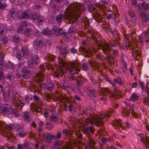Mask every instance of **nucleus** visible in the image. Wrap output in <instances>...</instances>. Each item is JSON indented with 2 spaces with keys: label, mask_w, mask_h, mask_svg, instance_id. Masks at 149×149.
I'll list each match as a JSON object with an SVG mask.
<instances>
[{
  "label": "nucleus",
  "mask_w": 149,
  "mask_h": 149,
  "mask_svg": "<svg viewBox=\"0 0 149 149\" xmlns=\"http://www.w3.org/2000/svg\"><path fill=\"white\" fill-rule=\"evenodd\" d=\"M31 54L32 58L28 62L29 67L22 68L21 72L24 77L26 79L28 78L29 74L34 73L36 80L38 82H40L44 80V75L43 72L45 69L42 65H40L38 67L39 60L37 52H35L33 54V51H32Z\"/></svg>",
  "instance_id": "obj_1"
},
{
  "label": "nucleus",
  "mask_w": 149,
  "mask_h": 149,
  "mask_svg": "<svg viewBox=\"0 0 149 149\" xmlns=\"http://www.w3.org/2000/svg\"><path fill=\"white\" fill-rule=\"evenodd\" d=\"M66 9L69 11L70 15L75 21H77L79 18L81 19L80 15L82 12L86 9L84 6L80 3L77 2L72 3L68 6Z\"/></svg>",
  "instance_id": "obj_2"
},
{
  "label": "nucleus",
  "mask_w": 149,
  "mask_h": 149,
  "mask_svg": "<svg viewBox=\"0 0 149 149\" xmlns=\"http://www.w3.org/2000/svg\"><path fill=\"white\" fill-rule=\"evenodd\" d=\"M86 122L88 126L83 127L82 131L84 134L88 137L90 136L91 134H94L95 129L93 126L94 123L89 117L86 118Z\"/></svg>",
  "instance_id": "obj_3"
},
{
  "label": "nucleus",
  "mask_w": 149,
  "mask_h": 149,
  "mask_svg": "<svg viewBox=\"0 0 149 149\" xmlns=\"http://www.w3.org/2000/svg\"><path fill=\"white\" fill-rule=\"evenodd\" d=\"M100 96L98 97L99 100L102 101L105 104H107V95L108 94L109 97H114L116 96V95L112 91L109 89L106 88H101V90H99Z\"/></svg>",
  "instance_id": "obj_4"
},
{
  "label": "nucleus",
  "mask_w": 149,
  "mask_h": 149,
  "mask_svg": "<svg viewBox=\"0 0 149 149\" xmlns=\"http://www.w3.org/2000/svg\"><path fill=\"white\" fill-rule=\"evenodd\" d=\"M5 128L10 130L15 129L18 132L24 129L23 126L20 124L6 125L3 122L0 121V130L3 131Z\"/></svg>",
  "instance_id": "obj_5"
},
{
  "label": "nucleus",
  "mask_w": 149,
  "mask_h": 149,
  "mask_svg": "<svg viewBox=\"0 0 149 149\" xmlns=\"http://www.w3.org/2000/svg\"><path fill=\"white\" fill-rule=\"evenodd\" d=\"M102 49L104 53L107 55V60L110 64H112L113 63V58L111 55L109 54L111 52V48L108 44L104 43L101 46Z\"/></svg>",
  "instance_id": "obj_6"
},
{
  "label": "nucleus",
  "mask_w": 149,
  "mask_h": 149,
  "mask_svg": "<svg viewBox=\"0 0 149 149\" xmlns=\"http://www.w3.org/2000/svg\"><path fill=\"white\" fill-rule=\"evenodd\" d=\"M12 108L10 105L7 104H4L1 105L0 112L3 114L9 115L12 113Z\"/></svg>",
  "instance_id": "obj_7"
},
{
  "label": "nucleus",
  "mask_w": 149,
  "mask_h": 149,
  "mask_svg": "<svg viewBox=\"0 0 149 149\" xmlns=\"http://www.w3.org/2000/svg\"><path fill=\"white\" fill-rule=\"evenodd\" d=\"M109 115L108 114L105 115L101 114L96 119V125L98 127H100L101 126H102L104 120H107L108 119Z\"/></svg>",
  "instance_id": "obj_8"
},
{
  "label": "nucleus",
  "mask_w": 149,
  "mask_h": 149,
  "mask_svg": "<svg viewBox=\"0 0 149 149\" xmlns=\"http://www.w3.org/2000/svg\"><path fill=\"white\" fill-rule=\"evenodd\" d=\"M33 46L37 48H42L45 45L44 39L37 38L33 42Z\"/></svg>",
  "instance_id": "obj_9"
},
{
  "label": "nucleus",
  "mask_w": 149,
  "mask_h": 149,
  "mask_svg": "<svg viewBox=\"0 0 149 149\" xmlns=\"http://www.w3.org/2000/svg\"><path fill=\"white\" fill-rule=\"evenodd\" d=\"M89 80L93 84L96 88H99V90H101V88H103L101 86V79H96L95 77L93 76L89 77Z\"/></svg>",
  "instance_id": "obj_10"
},
{
  "label": "nucleus",
  "mask_w": 149,
  "mask_h": 149,
  "mask_svg": "<svg viewBox=\"0 0 149 149\" xmlns=\"http://www.w3.org/2000/svg\"><path fill=\"white\" fill-rule=\"evenodd\" d=\"M73 79L76 81L77 84V86L79 87L83 86L84 81H88V80L83 77L81 75H79L78 74H77V76H75V77H74Z\"/></svg>",
  "instance_id": "obj_11"
},
{
  "label": "nucleus",
  "mask_w": 149,
  "mask_h": 149,
  "mask_svg": "<svg viewBox=\"0 0 149 149\" xmlns=\"http://www.w3.org/2000/svg\"><path fill=\"white\" fill-rule=\"evenodd\" d=\"M52 31L56 36L59 35L63 37L66 36V33L64 32L61 28H58L56 26H54L52 28Z\"/></svg>",
  "instance_id": "obj_12"
},
{
  "label": "nucleus",
  "mask_w": 149,
  "mask_h": 149,
  "mask_svg": "<svg viewBox=\"0 0 149 149\" xmlns=\"http://www.w3.org/2000/svg\"><path fill=\"white\" fill-rule=\"evenodd\" d=\"M57 60L59 64L61 71L63 72H65L67 70V67L66 66V63L65 61L61 58H58Z\"/></svg>",
  "instance_id": "obj_13"
},
{
  "label": "nucleus",
  "mask_w": 149,
  "mask_h": 149,
  "mask_svg": "<svg viewBox=\"0 0 149 149\" xmlns=\"http://www.w3.org/2000/svg\"><path fill=\"white\" fill-rule=\"evenodd\" d=\"M112 124L114 128L120 131H121L124 129V128L123 127L121 123L118 120L113 122Z\"/></svg>",
  "instance_id": "obj_14"
},
{
  "label": "nucleus",
  "mask_w": 149,
  "mask_h": 149,
  "mask_svg": "<svg viewBox=\"0 0 149 149\" xmlns=\"http://www.w3.org/2000/svg\"><path fill=\"white\" fill-rule=\"evenodd\" d=\"M87 92L88 96L92 99H94L96 97L97 93L95 89H88Z\"/></svg>",
  "instance_id": "obj_15"
},
{
  "label": "nucleus",
  "mask_w": 149,
  "mask_h": 149,
  "mask_svg": "<svg viewBox=\"0 0 149 149\" xmlns=\"http://www.w3.org/2000/svg\"><path fill=\"white\" fill-rule=\"evenodd\" d=\"M13 100L14 104L15 105L19 108L21 110L24 105V103L21 100H18L14 96H13Z\"/></svg>",
  "instance_id": "obj_16"
},
{
  "label": "nucleus",
  "mask_w": 149,
  "mask_h": 149,
  "mask_svg": "<svg viewBox=\"0 0 149 149\" xmlns=\"http://www.w3.org/2000/svg\"><path fill=\"white\" fill-rule=\"evenodd\" d=\"M140 96L139 93L134 92L131 94L129 100L132 102H136L140 99Z\"/></svg>",
  "instance_id": "obj_17"
},
{
  "label": "nucleus",
  "mask_w": 149,
  "mask_h": 149,
  "mask_svg": "<svg viewBox=\"0 0 149 149\" xmlns=\"http://www.w3.org/2000/svg\"><path fill=\"white\" fill-rule=\"evenodd\" d=\"M31 13L29 10L23 11L20 14L19 17L21 18L29 19L31 17Z\"/></svg>",
  "instance_id": "obj_18"
},
{
  "label": "nucleus",
  "mask_w": 149,
  "mask_h": 149,
  "mask_svg": "<svg viewBox=\"0 0 149 149\" xmlns=\"http://www.w3.org/2000/svg\"><path fill=\"white\" fill-rule=\"evenodd\" d=\"M59 54L63 58H65L67 55L66 47L65 46L60 45L59 47Z\"/></svg>",
  "instance_id": "obj_19"
},
{
  "label": "nucleus",
  "mask_w": 149,
  "mask_h": 149,
  "mask_svg": "<svg viewBox=\"0 0 149 149\" xmlns=\"http://www.w3.org/2000/svg\"><path fill=\"white\" fill-rule=\"evenodd\" d=\"M27 25L26 22L25 21L22 22L17 28V33L18 34L22 33L23 32V29L27 27Z\"/></svg>",
  "instance_id": "obj_20"
},
{
  "label": "nucleus",
  "mask_w": 149,
  "mask_h": 149,
  "mask_svg": "<svg viewBox=\"0 0 149 149\" xmlns=\"http://www.w3.org/2000/svg\"><path fill=\"white\" fill-rule=\"evenodd\" d=\"M109 0H102L100 3L97 5V7L103 11L106 9L105 5L108 4Z\"/></svg>",
  "instance_id": "obj_21"
},
{
  "label": "nucleus",
  "mask_w": 149,
  "mask_h": 149,
  "mask_svg": "<svg viewBox=\"0 0 149 149\" xmlns=\"http://www.w3.org/2000/svg\"><path fill=\"white\" fill-rule=\"evenodd\" d=\"M89 33L91 34V37L94 40L95 42L98 43L99 41H100L102 39L101 37L98 35H96L92 31H89Z\"/></svg>",
  "instance_id": "obj_22"
},
{
  "label": "nucleus",
  "mask_w": 149,
  "mask_h": 149,
  "mask_svg": "<svg viewBox=\"0 0 149 149\" xmlns=\"http://www.w3.org/2000/svg\"><path fill=\"white\" fill-rule=\"evenodd\" d=\"M68 71L70 74H77V72L80 71V69L75 66H72L69 68Z\"/></svg>",
  "instance_id": "obj_23"
},
{
  "label": "nucleus",
  "mask_w": 149,
  "mask_h": 149,
  "mask_svg": "<svg viewBox=\"0 0 149 149\" xmlns=\"http://www.w3.org/2000/svg\"><path fill=\"white\" fill-rule=\"evenodd\" d=\"M140 139L141 141L145 145L146 149H149V141L148 139L142 136H140Z\"/></svg>",
  "instance_id": "obj_24"
},
{
  "label": "nucleus",
  "mask_w": 149,
  "mask_h": 149,
  "mask_svg": "<svg viewBox=\"0 0 149 149\" xmlns=\"http://www.w3.org/2000/svg\"><path fill=\"white\" fill-rule=\"evenodd\" d=\"M53 32L48 28L43 29L42 33L43 35L49 36L52 35Z\"/></svg>",
  "instance_id": "obj_25"
},
{
  "label": "nucleus",
  "mask_w": 149,
  "mask_h": 149,
  "mask_svg": "<svg viewBox=\"0 0 149 149\" xmlns=\"http://www.w3.org/2000/svg\"><path fill=\"white\" fill-rule=\"evenodd\" d=\"M54 87V83L50 80H47L45 86V88L47 90L51 91L52 90Z\"/></svg>",
  "instance_id": "obj_26"
},
{
  "label": "nucleus",
  "mask_w": 149,
  "mask_h": 149,
  "mask_svg": "<svg viewBox=\"0 0 149 149\" xmlns=\"http://www.w3.org/2000/svg\"><path fill=\"white\" fill-rule=\"evenodd\" d=\"M26 56L22 51L19 50L17 52L16 57L19 60H22Z\"/></svg>",
  "instance_id": "obj_27"
},
{
  "label": "nucleus",
  "mask_w": 149,
  "mask_h": 149,
  "mask_svg": "<svg viewBox=\"0 0 149 149\" xmlns=\"http://www.w3.org/2000/svg\"><path fill=\"white\" fill-rule=\"evenodd\" d=\"M23 118L24 120L27 122H29L31 121V118L29 112L25 111L23 113Z\"/></svg>",
  "instance_id": "obj_28"
},
{
  "label": "nucleus",
  "mask_w": 149,
  "mask_h": 149,
  "mask_svg": "<svg viewBox=\"0 0 149 149\" xmlns=\"http://www.w3.org/2000/svg\"><path fill=\"white\" fill-rule=\"evenodd\" d=\"M129 17L130 20L133 23H134L136 19V16L135 13L133 12H129Z\"/></svg>",
  "instance_id": "obj_29"
},
{
  "label": "nucleus",
  "mask_w": 149,
  "mask_h": 149,
  "mask_svg": "<svg viewBox=\"0 0 149 149\" xmlns=\"http://www.w3.org/2000/svg\"><path fill=\"white\" fill-rule=\"evenodd\" d=\"M45 20L44 17L41 14H39L36 21L39 25H42Z\"/></svg>",
  "instance_id": "obj_30"
},
{
  "label": "nucleus",
  "mask_w": 149,
  "mask_h": 149,
  "mask_svg": "<svg viewBox=\"0 0 149 149\" xmlns=\"http://www.w3.org/2000/svg\"><path fill=\"white\" fill-rule=\"evenodd\" d=\"M93 18L96 21L98 22H101L102 20V18L101 15L97 13H94Z\"/></svg>",
  "instance_id": "obj_31"
},
{
  "label": "nucleus",
  "mask_w": 149,
  "mask_h": 149,
  "mask_svg": "<svg viewBox=\"0 0 149 149\" xmlns=\"http://www.w3.org/2000/svg\"><path fill=\"white\" fill-rule=\"evenodd\" d=\"M5 67L6 69L10 70L12 71L14 70L15 68L14 64L10 61L6 63Z\"/></svg>",
  "instance_id": "obj_32"
},
{
  "label": "nucleus",
  "mask_w": 149,
  "mask_h": 149,
  "mask_svg": "<svg viewBox=\"0 0 149 149\" xmlns=\"http://www.w3.org/2000/svg\"><path fill=\"white\" fill-rule=\"evenodd\" d=\"M6 78L7 79L11 81H14L15 79V76L10 73H6Z\"/></svg>",
  "instance_id": "obj_33"
},
{
  "label": "nucleus",
  "mask_w": 149,
  "mask_h": 149,
  "mask_svg": "<svg viewBox=\"0 0 149 149\" xmlns=\"http://www.w3.org/2000/svg\"><path fill=\"white\" fill-rule=\"evenodd\" d=\"M33 32L32 30L30 28L25 29L24 31V33L27 36H30L32 35Z\"/></svg>",
  "instance_id": "obj_34"
},
{
  "label": "nucleus",
  "mask_w": 149,
  "mask_h": 149,
  "mask_svg": "<svg viewBox=\"0 0 149 149\" xmlns=\"http://www.w3.org/2000/svg\"><path fill=\"white\" fill-rule=\"evenodd\" d=\"M64 18L63 15L62 14L59 13L56 17V21L58 23H61Z\"/></svg>",
  "instance_id": "obj_35"
},
{
  "label": "nucleus",
  "mask_w": 149,
  "mask_h": 149,
  "mask_svg": "<svg viewBox=\"0 0 149 149\" xmlns=\"http://www.w3.org/2000/svg\"><path fill=\"white\" fill-rule=\"evenodd\" d=\"M144 1H143V2L141 3V6L143 10L147 12L149 10V4L148 3H146Z\"/></svg>",
  "instance_id": "obj_36"
},
{
  "label": "nucleus",
  "mask_w": 149,
  "mask_h": 149,
  "mask_svg": "<svg viewBox=\"0 0 149 149\" xmlns=\"http://www.w3.org/2000/svg\"><path fill=\"white\" fill-rule=\"evenodd\" d=\"M142 94L143 96L146 95L147 94V96H149V85H148L145 88H142Z\"/></svg>",
  "instance_id": "obj_37"
},
{
  "label": "nucleus",
  "mask_w": 149,
  "mask_h": 149,
  "mask_svg": "<svg viewBox=\"0 0 149 149\" xmlns=\"http://www.w3.org/2000/svg\"><path fill=\"white\" fill-rule=\"evenodd\" d=\"M21 51H22L26 56L28 55L29 52V50L27 45H25L22 47V50Z\"/></svg>",
  "instance_id": "obj_38"
},
{
  "label": "nucleus",
  "mask_w": 149,
  "mask_h": 149,
  "mask_svg": "<svg viewBox=\"0 0 149 149\" xmlns=\"http://www.w3.org/2000/svg\"><path fill=\"white\" fill-rule=\"evenodd\" d=\"M104 80L107 81L111 84L114 88H116V85L113 83V82H112V80L109 77L107 76H105L104 77Z\"/></svg>",
  "instance_id": "obj_39"
},
{
  "label": "nucleus",
  "mask_w": 149,
  "mask_h": 149,
  "mask_svg": "<svg viewBox=\"0 0 149 149\" xmlns=\"http://www.w3.org/2000/svg\"><path fill=\"white\" fill-rule=\"evenodd\" d=\"M47 60L49 61L52 62L56 58V56L53 54H47Z\"/></svg>",
  "instance_id": "obj_40"
},
{
  "label": "nucleus",
  "mask_w": 149,
  "mask_h": 149,
  "mask_svg": "<svg viewBox=\"0 0 149 149\" xmlns=\"http://www.w3.org/2000/svg\"><path fill=\"white\" fill-rule=\"evenodd\" d=\"M32 99L30 95H28L22 98V100L26 104H28L30 100H31Z\"/></svg>",
  "instance_id": "obj_41"
},
{
  "label": "nucleus",
  "mask_w": 149,
  "mask_h": 149,
  "mask_svg": "<svg viewBox=\"0 0 149 149\" xmlns=\"http://www.w3.org/2000/svg\"><path fill=\"white\" fill-rule=\"evenodd\" d=\"M24 129L18 132L17 135L19 137L23 138L26 135V132L24 131Z\"/></svg>",
  "instance_id": "obj_42"
},
{
  "label": "nucleus",
  "mask_w": 149,
  "mask_h": 149,
  "mask_svg": "<svg viewBox=\"0 0 149 149\" xmlns=\"http://www.w3.org/2000/svg\"><path fill=\"white\" fill-rule=\"evenodd\" d=\"M88 145L89 146L91 147H93L94 146L95 143L93 141V139L92 138L90 137V136L88 137Z\"/></svg>",
  "instance_id": "obj_43"
},
{
  "label": "nucleus",
  "mask_w": 149,
  "mask_h": 149,
  "mask_svg": "<svg viewBox=\"0 0 149 149\" xmlns=\"http://www.w3.org/2000/svg\"><path fill=\"white\" fill-rule=\"evenodd\" d=\"M6 0H0V8L3 9L6 8L7 5L5 3Z\"/></svg>",
  "instance_id": "obj_44"
},
{
  "label": "nucleus",
  "mask_w": 149,
  "mask_h": 149,
  "mask_svg": "<svg viewBox=\"0 0 149 149\" xmlns=\"http://www.w3.org/2000/svg\"><path fill=\"white\" fill-rule=\"evenodd\" d=\"M81 68L84 71H86L89 69V65L88 63H83L81 65Z\"/></svg>",
  "instance_id": "obj_45"
},
{
  "label": "nucleus",
  "mask_w": 149,
  "mask_h": 149,
  "mask_svg": "<svg viewBox=\"0 0 149 149\" xmlns=\"http://www.w3.org/2000/svg\"><path fill=\"white\" fill-rule=\"evenodd\" d=\"M12 41L14 43H17L20 42V40L18 36H15L13 37Z\"/></svg>",
  "instance_id": "obj_46"
},
{
  "label": "nucleus",
  "mask_w": 149,
  "mask_h": 149,
  "mask_svg": "<svg viewBox=\"0 0 149 149\" xmlns=\"http://www.w3.org/2000/svg\"><path fill=\"white\" fill-rule=\"evenodd\" d=\"M12 113L16 117H17L20 115V113L19 112L18 110L16 109H12Z\"/></svg>",
  "instance_id": "obj_47"
},
{
  "label": "nucleus",
  "mask_w": 149,
  "mask_h": 149,
  "mask_svg": "<svg viewBox=\"0 0 149 149\" xmlns=\"http://www.w3.org/2000/svg\"><path fill=\"white\" fill-rule=\"evenodd\" d=\"M116 99H114L111 101V105L113 108L117 109L118 107V104L116 102Z\"/></svg>",
  "instance_id": "obj_48"
},
{
  "label": "nucleus",
  "mask_w": 149,
  "mask_h": 149,
  "mask_svg": "<svg viewBox=\"0 0 149 149\" xmlns=\"http://www.w3.org/2000/svg\"><path fill=\"white\" fill-rule=\"evenodd\" d=\"M5 55L3 53H0V67L2 66Z\"/></svg>",
  "instance_id": "obj_49"
},
{
  "label": "nucleus",
  "mask_w": 149,
  "mask_h": 149,
  "mask_svg": "<svg viewBox=\"0 0 149 149\" xmlns=\"http://www.w3.org/2000/svg\"><path fill=\"white\" fill-rule=\"evenodd\" d=\"M0 39L1 41L3 44H6L8 42V39L5 36H1Z\"/></svg>",
  "instance_id": "obj_50"
},
{
  "label": "nucleus",
  "mask_w": 149,
  "mask_h": 149,
  "mask_svg": "<svg viewBox=\"0 0 149 149\" xmlns=\"http://www.w3.org/2000/svg\"><path fill=\"white\" fill-rule=\"evenodd\" d=\"M43 130V128L42 127H38L37 130V134L40 136L41 134V133Z\"/></svg>",
  "instance_id": "obj_51"
},
{
  "label": "nucleus",
  "mask_w": 149,
  "mask_h": 149,
  "mask_svg": "<svg viewBox=\"0 0 149 149\" xmlns=\"http://www.w3.org/2000/svg\"><path fill=\"white\" fill-rule=\"evenodd\" d=\"M42 109L40 106L37 105L34 108V111L36 112L40 113L42 111Z\"/></svg>",
  "instance_id": "obj_52"
},
{
  "label": "nucleus",
  "mask_w": 149,
  "mask_h": 149,
  "mask_svg": "<svg viewBox=\"0 0 149 149\" xmlns=\"http://www.w3.org/2000/svg\"><path fill=\"white\" fill-rule=\"evenodd\" d=\"M3 97L5 100H9L10 99V95L9 93V92H7V93H3Z\"/></svg>",
  "instance_id": "obj_53"
},
{
  "label": "nucleus",
  "mask_w": 149,
  "mask_h": 149,
  "mask_svg": "<svg viewBox=\"0 0 149 149\" xmlns=\"http://www.w3.org/2000/svg\"><path fill=\"white\" fill-rule=\"evenodd\" d=\"M39 15L38 13H33L32 15H31V18L32 20L36 21L37 19V17Z\"/></svg>",
  "instance_id": "obj_54"
},
{
  "label": "nucleus",
  "mask_w": 149,
  "mask_h": 149,
  "mask_svg": "<svg viewBox=\"0 0 149 149\" xmlns=\"http://www.w3.org/2000/svg\"><path fill=\"white\" fill-rule=\"evenodd\" d=\"M112 50L113 55L114 56H117L118 54V49H111Z\"/></svg>",
  "instance_id": "obj_55"
},
{
  "label": "nucleus",
  "mask_w": 149,
  "mask_h": 149,
  "mask_svg": "<svg viewBox=\"0 0 149 149\" xmlns=\"http://www.w3.org/2000/svg\"><path fill=\"white\" fill-rule=\"evenodd\" d=\"M75 30V28L73 26H71L70 27L68 32L69 34H71L74 32Z\"/></svg>",
  "instance_id": "obj_56"
},
{
  "label": "nucleus",
  "mask_w": 149,
  "mask_h": 149,
  "mask_svg": "<svg viewBox=\"0 0 149 149\" xmlns=\"http://www.w3.org/2000/svg\"><path fill=\"white\" fill-rule=\"evenodd\" d=\"M50 119L52 120L55 122L58 120L57 116L54 114H52L51 116Z\"/></svg>",
  "instance_id": "obj_57"
},
{
  "label": "nucleus",
  "mask_w": 149,
  "mask_h": 149,
  "mask_svg": "<svg viewBox=\"0 0 149 149\" xmlns=\"http://www.w3.org/2000/svg\"><path fill=\"white\" fill-rule=\"evenodd\" d=\"M117 80H118L117 83L120 85L122 86L123 85V83L122 81L121 77L119 76L117 77Z\"/></svg>",
  "instance_id": "obj_58"
},
{
  "label": "nucleus",
  "mask_w": 149,
  "mask_h": 149,
  "mask_svg": "<svg viewBox=\"0 0 149 149\" xmlns=\"http://www.w3.org/2000/svg\"><path fill=\"white\" fill-rule=\"evenodd\" d=\"M62 133L64 136H66L69 134L70 132L68 129H63Z\"/></svg>",
  "instance_id": "obj_59"
},
{
  "label": "nucleus",
  "mask_w": 149,
  "mask_h": 149,
  "mask_svg": "<svg viewBox=\"0 0 149 149\" xmlns=\"http://www.w3.org/2000/svg\"><path fill=\"white\" fill-rule=\"evenodd\" d=\"M143 101L144 104L149 105V99L147 97H145L143 99Z\"/></svg>",
  "instance_id": "obj_60"
},
{
  "label": "nucleus",
  "mask_w": 149,
  "mask_h": 149,
  "mask_svg": "<svg viewBox=\"0 0 149 149\" xmlns=\"http://www.w3.org/2000/svg\"><path fill=\"white\" fill-rule=\"evenodd\" d=\"M88 7V10L90 13H92L95 10V8L93 6V5H91Z\"/></svg>",
  "instance_id": "obj_61"
},
{
  "label": "nucleus",
  "mask_w": 149,
  "mask_h": 149,
  "mask_svg": "<svg viewBox=\"0 0 149 149\" xmlns=\"http://www.w3.org/2000/svg\"><path fill=\"white\" fill-rule=\"evenodd\" d=\"M125 104L127 106L129 107V109L130 111L133 112L134 111V104H128L127 103H125Z\"/></svg>",
  "instance_id": "obj_62"
},
{
  "label": "nucleus",
  "mask_w": 149,
  "mask_h": 149,
  "mask_svg": "<svg viewBox=\"0 0 149 149\" xmlns=\"http://www.w3.org/2000/svg\"><path fill=\"white\" fill-rule=\"evenodd\" d=\"M5 29L6 27L3 25H0V34H3Z\"/></svg>",
  "instance_id": "obj_63"
},
{
  "label": "nucleus",
  "mask_w": 149,
  "mask_h": 149,
  "mask_svg": "<svg viewBox=\"0 0 149 149\" xmlns=\"http://www.w3.org/2000/svg\"><path fill=\"white\" fill-rule=\"evenodd\" d=\"M62 136L60 132H58L55 135V139H59Z\"/></svg>",
  "instance_id": "obj_64"
}]
</instances>
